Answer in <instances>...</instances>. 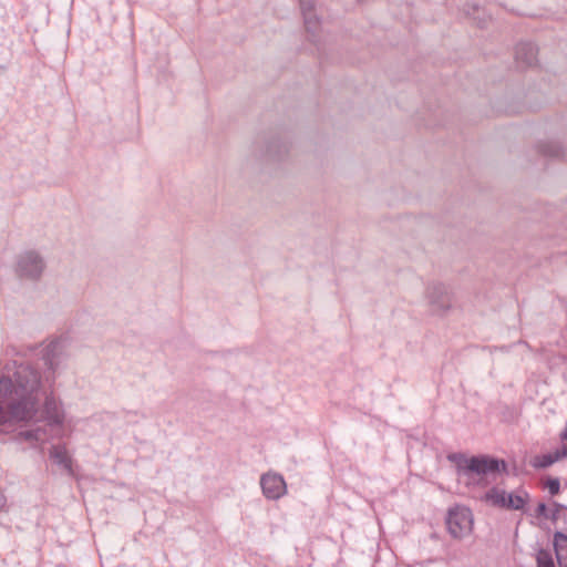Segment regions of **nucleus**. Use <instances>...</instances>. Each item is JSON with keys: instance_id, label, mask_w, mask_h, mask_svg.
I'll return each mask as SVG.
<instances>
[{"instance_id": "obj_5", "label": "nucleus", "mask_w": 567, "mask_h": 567, "mask_svg": "<svg viewBox=\"0 0 567 567\" xmlns=\"http://www.w3.org/2000/svg\"><path fill=\"white\" fill-rule=\"evenodd\" d=\"M262 494L268 499H279L287 493L284 477L277 473H266L260 477Z\"/></svg>"}, {"instance_id": "obj_4", "label": "nucleus", "mask_w": 567, "mask_h": 567, "mask_svg": "<svg viewBox=\"0 0 567 567\" xmlns=\"http://www.w3.org/2000/svg\"><path fill=\"white\" fill-rule=\"evenodd\" d=\"M44 268L42 259L34 251H27L18 260L17 271L20 277L37 279Z\"/></svg>"}, {"instance_id": "obj_1", "label": "nucleus", "mask_w": 567, "mask_h": 567, "mask_svg": "<svg viewBox=\"0 0 567 567\" xmlns=\"http://www.w3.org/2000/svg\"><path fill=\"white\" fill-rule=\"evenodd\" d=\"M39 386L40 378L30 365L20 364L14 372V380L2 377L0 379V425L32 420L38 412Z\"/></svg>"}, {"instance_id": "obj_14", "label": "nucleus", "mask_w": 567, "mask_h": 567, "mask_svg": "<svg viewBox=\"0 0 567 567\" xmlns=\"http://www.w3.org/2000/svg\"><path fill=\"white\" fill-rule=\"evenodd\" d=\"M21 440L28 442L44 443L48 440L47 433L43 429L37 427L34 430L22 431L18 435Z\"/></svg>"}, {"instance_id": "obj_3", "label": "nucleus", "mask_w": 567, "mask_h": 567, "mask_svg": "<svg viewBox=\"0 0 567 567\" xmlns=\"http://www.w3.org/2000/svg\"><path fill=\"white\" fill-rule=\"evenodd\" d=\"M445 525L447 533L454 539H463L473 532L474 518L472 511L463 505H454L449 508Z\"/></svg>"}, {"instance_id": "obj_20", "label": "nucleus", "mask_w": 567, "mask_h": 567, "mask_svg": "<svg viewBox=\"0 0 567 567\" xmlns=\"http://www.w3.org/2000/svg\"><path fill=\"white\" fill-rule=\"evenodd\" d=\"M555 455L557 456V461L567 457V443L561 446V449L555 451Z\"/></svg>"}, {"instance_id": "obj_21", "label": "nucleus", "mask_w": 567, "mask_h": 567, "mask_svg": "<svg viewBox=\"0 0 567 567\" xmlns=\"http://www.w3.org/2000/svg\"><path fill=\"white\" fill-rule=\"evenodd\" d=\"M559 542L567 543V537H566V536H564V535H561V534H557V535L555 536V543H556V545H558V543H559Z\"/></svg>"}, {"instance_id": "obj_18", "label": "nucleus", "mask_w": 567, "mask_h": 567, "mask_svg": "<svg viewBox=\"0 0 567 567\" xmlns=\"http://www.w3.org/2000/svg\"><path fill=\"white\" fill-rule=\"evenodd\" d=\"M545 487L548 489L550 495H557L560 491V482L558 478H548L545 483Z\"/></svg>"}, {"instance_id": "obj_9", "label": "nucleus", "mask_w": 567, "mask_h": 567, "mask_svg": "<svg viewBox=\"0 0 567 567\" xmlns=\"http://www.w3.org/2000/svg\"><path fill=\"white\" fill-rule=\"evenodd\" d=\"M50 457L72 474V458L65 445H53L50 450Z\"/></svg>"}, {"instance_id": "obj_12", "label": "nucleus", "mask_w": 567, "mask_h": 567, "mask_svg": "<svg viewBox=\"0 0 567 567\" xmlns=\"http://www.w3.org/2000/svg\"><path fill=\"white\" fill-rule=\"evenodd\" d=\"M430 292L431 302L437 305L439 309H447L450 307V297L442 286H434Z\"/></svg>"}, {"instance_id": "obj_2", "label": "nucleus", "mask_w": 567, "mask_h": 567, "mask_svg": "<svg viewBox=\"0 0 567 567\" xmlns=\"http://www.w3.org/2000/svg\"><path fill=\"white\" fill-rule=\"evenodd\" d=\"M453 461H456V466L460 473L471 476L472 474L476 475H486V474H495L502 470H505L506 464L504 461H498L496 458L489 456H472L464 457L462 455H454L450 457Z\"/></svg>"}, {"instance_id": "obj_8", "label": "nucleus", "mask_w": 567, "mask_h": 567, "mask_svg": "<svg viewBox=\"0 0 567 567\" xmlns=\"http://www.w3.org/2000/svg\"><path fill=\"white\" fill-rule=\"evenodd\" d=\"M506 498V509L523 511L529 502L530 496L527 491L519 488L514 493H508Z\"/></svg>"}, {"instance_id": "obj_19", "label": "nucleus", "mask_w": 567, "mask_h": 567, "mask_svg": "<svg viewBox=\"0 0 567 567\" xmlns=\"http://www.w3.org/2000/svg\"><path fill=\"white\" fill-rule=\"evenodd\" d=\"M536 516L545 519H555V513L549 515L548 507L545 503H539L536 507Z\"/></svg>"}, {"instance_id": "obj_22", "label": "nucleus", "mask_w": 567, "mask_h": 567, "mask_svg": "<svg viewBox=\"0 0 567 567\" xmlns=\"http://www.w3.org/2000/svg\"><path fill=\"white\" fill-rule=\"evenodd\" d=\"M560 437L563 441L567 440V424H566V427L564 429V431L561 432Z\"/></svg>"}, {"instance_id": "obj_6", "label": "nucleus", "mask_w": 567, "mask_h": 567, "mask_svg": "<svg viewBox=\"0 0 567 567\" xmlns=\"http://www.w3.org/2000/svg\"><path fill=\"white\" fill-rule=\"evenodd\" d=\"M515 56L518 64L532 66L537 62V48L532 43H519Z\"/></svg>"}, {"instance_id": "obj_16", "label": "nucleus", "mask_w": 567, "mask_h": 567, "mask_svg": "<svg viewBox=\"0 0 567 567\" xmlns=\"http://www.w3.org/2000/svg\"><path fill=\"white\" fill-rule=\"evenodd\" d=\"M537 567H555L553 555L549 550L539 549L536 555Z\"/></svg>"}, {"instance_id": "obj_17", "label": "nucleus", "mask_w": 567, "mask_h": 567, "mask_svg": "<svg viewBox=\"0 0 567 567\" xmlns=\"http://www.w3.org/2000/svg\"><path fill=\"white\" fill-rule=\"evenodd\" d=\"M539 151L545 156L557 157L561 154L560 146L556 143H546L539 146Z\"/></svg>"}, {"instance_id": "obj_15", "label": "nucleus", "mask_w": 567, "mask_h": 567, "mask_svg": "<svg viewBox=\"0 0 567 567\" xmlns=\"http://www.w3.org/2000/svg\"><path fill=\"white\" fill-rule=\"evenodd\" d=\"M60 346L61 341L54 340L50 342L45 348L44 361L50 370H54V358Z\"/></svg>"}, {"instance_id": "obj_7", "label": "nucleus", "mask_w": 567, "mask_h": 567, "mask_svg": "<svg viewBox=\"0 0 567 567\" xmlns=\"http://www.w3.org/2000/svg\"><path fill=\"white\" fill-rule=\"evenodd\" d=\"M44 414L50 425H62L64 421V414L60 403L53 396L45 399Z\"/></svg>"}, {"instance_id": "obj_13", "label": "nucleus", "mask_w": 567, "mask_h": 567, "mask_svg": "<svg viewBox=\"0 0 567 567\" xmlns=\"http://www.w3.org/2000/svg\"><path fill=\"white\" fill-rule=\"evenodd\" d=\"M557 462V456L554 453L539 454L530 458L529 464L535 470L547 468Z\"/></svg>"}, {"instance_id": "obj_10", "label": "nucleus", "mask_w": 567, "mask_h": 567, "mask_svg": "<svg viewBox=\"0 0 567 567\" xmlns=\"http://www.w3.org/2000/svg\"><path fill=\"white\" fill-rule=\"evenodd\" d=\"M301 11L305 19V27L309 32H315L319 25V20L313 14V6L311 2L301 0L300 1Z\"/></svg>"}, {"instance_id": "obj_11", "label": "nucleus", "mask_w": 567, "mask_h": 567, "mask_svg": "<svg viewBox=\"0 0 567 567\" xmlns=\"http://www.w3.org/2000/svg\"><path fill=\"white\" fill-rule=\"evenodd\" d=\"M506 496H508L506 491L493 487L485 494V499L493 506L506 508Z\"/></svg>"}]
</instances>
